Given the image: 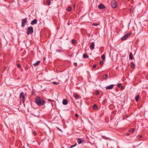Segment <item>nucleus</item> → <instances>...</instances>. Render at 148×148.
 <instances>
[{
  "mask_svg": "<svg viewBox=\"0 0 148 148\" xmlns=\"http://www.w3.org/2000/svg\"><path fill=\"white\" fill-rule=\"evenodd\" d=\"M35 101L36 104L39 106L43 105L45 103L44 101L38 97L36 98Z\"/></svg>",
  "mask_w": 148,
  "mask_h": 148,
  "instance_id": "1",
  "label": "nucleus"
},
{
  "mask_svg": "<svg viewBox=\"0 0 148 148\" xmlns=\"http://www.w3.org/2000/svg\"><path fill=\"white\" fill-rule=\"evenodd\" d=\"M33 28L32 27H29L27 30V35L33 33Z\"/></svg>",
  "mask_w": 148,
  "mask_h": 148,
  "instance_id": "2",
  "label": "nucleus"
},
{
  "mask_svg": "<svg viewBox=\"0 0 148 148\" xmlns=\"http://www.w3.org/2000/svg\"><path fill=\"white\" fill-rule=\"evenodd\" d=\"M27 18H25L22 19L21 22V27H24L25 25V23H27Z\"/></svg>",
  "mask_w": 148,
  "mask_h": 148,
  "instance_id": "3",
  "label": "nucleus"
},
{
  "mask_svg": "<svg viewBox=\"0 0 148 148\" xmlns=\"http://www.w3.org/2000/svg\"><path fill=\"white\" fill-rule=\"evenodd\" d=\"M130 34L131 33L127 34L122 38L121 40H125L127 38L130 36Z\"/></svg>",
  "mask_w": 148,
  "mask_h": 148,
  "instance_id": "4",
  "label": "nucleus"
},
{
  "mask_svg": "<svg viewBox=\"0 0 148 148\" xmlns=\"http://www.w3.org/2000/svg\"><path fill=\"white\" fill-rule=\"evenodd\" d=\"M117 3L115 1H112L111 2V6L112 8H115L117 7Z\"/></svg>",
  "mask_w": 148,
  "mask_h": 148,
  "instance_id": "5",
  "label": "nucleus"
},
{
  "mask_svg": "<svg viewBox=\"0 0 148 148\" xmlns=\"http://www.w3.org/2000/svg\"><path fill=\"white\" fill-rule=\"evenodd\" d=\"M19 97L20 98L22 99L23 101H25V97L24 96V93L23 92H21L20 94Z\"/></svg>",
  "mask_w": 148,
  "mask_h": 148,
  "instance_id": "6",
  "label": "nucleus"
},
{
  "mask_svg": "<svg viewBox=\"0 0 148 148\" xmlns=\"http://www.w3.org/2000/svg\"><path fill=\"white\" fill-rule=\"evenodd\" d=\"M114 86V85H111L109 86H107L106 87V88L107 90H110L113 88V86Z\"/></svg>",
  "mask_w": 148,
  "mask_h": 148,
  "instance_id": "7",
  "label": "nucleus"
},
{
  "mask_svg": "<svg viewBox=\"0 0 148 148\" xmlns=\"http://www.w3.org/2000/svg\"><path fill=\"white\" fill-rule=\"evenodd\" d=\"M98 8L99 9H103L105 8L106 7L103 5L100 4L99 5Z\"/></svg>",
  "mask_w": 148,
  "mask_h": 148,
  "instance_id": "8",
  "label": "nucleus"
},
{
  "mask_svg": "<svg viewBox=\"0 0 148 148\" xmlns=\"http://www.w3.org/2000/svg\"><path fill=\"white\" fill-rule=\"evenodd\" d=\"M95 44L94 42H91L90 44V48L91 50H92L94 48Z\"/></svg>",
  "mask_w": 148,
  "mask_h": 148,
  "instance_id": "9",
  "label": "nucleus"
},
{
  "mask_svg": "<svg viewBox=\"0 0 148 148\" xmlns=\"http://www.w3.org/2000/svg\"><path fill=\"white\" fill-rule=\"evenodd\" d=\"M37 19H35L32 21L31 22V24L32 25H34L37 23Z\"/></svg>",
  "mask_w": 148,
  "mask_h": 148,
  "instance_id": "10",
  "label": "nucleus"
},
{
  "mask_svg": "<svg viewBox=\"0 0 148 148\" xmlns=\"http://www.w3.org/2000/svg\"><path fill=\"white\" fill-rule=\"evenodd\" d=\"M68 102L67 100L65 99H63L62 101V103L63 105H66L68 104Z\"/></svg>",
  "mask_w": 148,
  "mask_h": 148,
  "instance_id": "11",
  "label": "nucleus"
},
{
  "mask_svg": "<svg viewBox=\"0 0 148 148\" xmlns=\"http://www.w3.org/2000/svg\"><path fill=\"white\" fill-rule=\"evenodd\" d=\"M129 58L130 60H132L133 59L132 56V53H130L129 54Z\"/></svg>",
  "mask_w": 148,
  "mask_h": 148,
  "instance_id": "12",
  "label": "nucleus"
},
{
  "mask_svg": "<svg viewBox=\"0 0 148 148\" xmlns=\"http://www.w3.org/2000/svg\"><path fill=\"white\" fill-rule=\"evenodd\" d=\"M82 141V138H78L77 139V142L79 144H81Z\"/></svg>",
  "mask_w": 148,
  "mask_h": 148,
  "instance_id": "13",
  "label": "nucleus"
},
{
  "mask_svg": "<svg viewBox=\"0 0 148 148\" xmlns=\"http://www.w3.org/2000/svg\"><path fill=\"white\" fill-rule=\"evenodd\" d=\"M74 97L76 100L79 99V95L77 94L74 95Z\"/></svg>",
  "mask_w": 148,
  "mask_h": 148,
  "instance_id": "14",
  "label": "nucleus"
},
{
  "mask_svg": "<svg viewBox=\"0 0 148 148\" xmlns=\"http://www.w3.org/2000/svg\"><path fill=\"white\" fill-rule=\"evenodd\" d=\"M88 57V56L86 53L84 54L83 56V57L84 58H87Z\"/></svg>",
  "mask_w": 148,
  "mask_h": 148,
  "instance_id": "15",
  "label": "nucleus"
},
{
  "mask_svg": "<svg viewBox=\"0 0 148 148\" xmlns=\"http://www.w3.org/2000/svg\"><path fill=\"white\" fill-rule=\"evenodd\" d=\"M40 62V61H37L36 63L34 64L33 65L35 66H37L39 64Z\"/></svg>",
  "mask_w": 148,
  "mask_h": 148,
  "instance_id": "16",
  "label": "nucleus"
},
{
  "mask_svg": "<svg viewBox=\"0 0 148 148\" xmlns=\"http://www.w3.org/2000/svg\"><path fill=\"white\" fill-rule=\"evenodd\" d=\"M98 107L97 105L95 104L93 106V109L94 110H96L97 108Z\"/></svg>",
  "mask_w": 148,
  "mask_h": 148,
  "instance_id": "17",
  "label": "nucleus"
},
{
  "mask_svg": "<svg viewBox=\"0 0 148 148\" xmlns=\"http://www.w3.org/2000/svg\"><path fill=\"white\" fill-rule=\"evenodd\" d=\"M139 95H137L135 97V99L136 101H137L139 99Z\"/></svg>",
  "mask_w": 148,
  "mask_h": 148,
  "instance_id": "18",
  "label": "nucleus"
},
{
  "mask_svg": "<svg viewBox=\"0 0 148 148\" xmlns=\"http://www.w3.org/2000/svg\"><path fill=\"white\" fill-rule=\"evenodd\" d=\"M131 66L132 68H134L135 67V65L134 63L133 62L131 63Z\"/></svg>",
  "mask_w": 148,
  "mask_h": 148,
  "instance_id": "19",
  "label": "nucleus"
},
{
  "mask_svg": "<svg viewBox=\"0 0 148 148\" xmlns=\"http://www.w3.org/2000/svg\"><path fill=\"white\" fill-rule=\"evenodd\" d=\"M101 58L103 60H104L105 59V56L104 54H103L101 56Z\"/></svg>",
  "mask_w": 148,
  "mask_h": 148,
  "instance_id": "20",
  "label": "nucleus"
},
{
  "mask_svg": "<svg viewBox=\"0 0 148 148\" xmlns=\"http://www.w3.org/2000/svg\"><path fill=\"white\" fill-rule=\"evenodd\" d=\"M107 77L108 75L107 74H105L103 76V78L104 79H105L107 78Z\"/></svg>",
  "mask_w": 148,
  "mask_h": 148,
  "instance_id": "21",
  "label": "nucleus"
},
{
  "mask_svg": "<svg viewBox=\"0 0 148 148\" xmlns=\"http://www.w3.org/2000/svg\"><path fill=\"white\" fill-rule=\"evenodd\" d=\"M47 3L48 5H49L51 4V1L49 0H47Z\"/></svg>",
  "mask_w": 148,
  "mask_h": 148,
  "instance_id": "22",
  "label": "nucleus"
},
{
  "mask_svg": "<svg viewBox=\"0 0 148 148\" xmlns=\"http://www.w3.org/2000/svg\"><path fill=\"white\" fill-rule=\"evenodd\" d=\"M76 42V40L75 39H73L72 40V42L73 44L75 43Z\"/></svg>",
  "mask_w": 148,
  "mask_h": 148,
  "instance_id": "23",
  "label": "nucleus"
},
{
  "mask_svg": "<svg viewBox=\"0 0 148 148\" xmlns=\"http://www.w3.org/2000/svg\"><path fill=\"white\" fill-rule=\"evenodd\" d=\"M92 25L93 26H97L99 25V24H97V23H92Z\"/></svg>",
  "mask_w": 148,
  "mask_h": 148,
  "instance_id": "24",
  "label": "nucleus"
},
{
  "mask_svg": "<svg viewBox=\"0 0 148 148\" xmlns=\"http://www.w3.org/2000/svg\"><path fill=\"white\" fill-rule=\"evenodd\" d=\"M53 83L54 84L57 85L59 83H57L56 82H53Z\"/></svg>",
  "mask_w": 148,
  "mask_h": 148,
  "instance_id": "25",
  "label": "nucleus"
},
{
  "mask_svg": "<svg viewBox=\"0 0 148 148\" xmlns=\"http://www.w3.org/2000/svg\"><path fill=\"white\" fill-rule=\"evenodd\" d=\"M134 129H130L129 131L130 132H134Z\"/></svg>",
  "mask_w": 148,
  "mask_h": 148,
  "instance_id": "26",
  "label": "nucleus"
},
{
  "mask_svg": "<svg viewBox=\"0 0 148 148\" xmlns=\"http://www.w3.org/2000/svg\"><path fill=\"white\" fill-rule=\"evenodd\" d=\"M76 145V144H75L74 145H72L71 146V147H69V148H72L73 147H74Z\"/></svg>",
  "mask_w": 148,
  "mask_h": 148,
  "instance_id": "27",
  "label": "nucleus"
},
{
  "mask_svg": "<svg viewBox=\"0 0 148 148\" xmlns=\"http://www.w3.org/2000/svg\"><path fill=\"white\" fill-rule=\"evenodd\" d=\"M68 11H70L71 10V7H69L68 8Z\"/></svg>",
  "mask_w": 148,
  "mask_h": 148,
  "instance_id": "28",
  "label": "nucleus"
},
{
  "mask_svg": "<svg viewBox=\"0 0 148 148\" xmlns=\"http://www.w3.org/2000/svg\"><path fill=\"white\" fill-rule=\"evenodd\" d=\"M137 137L138 138H142V136L141 135H139L137 136Z\"/></svg>",
  "mask_w": 148,
  "mask_h": 148,
  "instance_id": "29",
  "label": "nucleus"
},
{
  "mask_svg": "<svg viewBox=\"0 0 148 148\" xmlns=\"http://www.w3.org/2000/svg\"><path fill=\"white\" fill-rule=\"evenodd\" d=\"M122 84L121 83H119V84L117 85V86L118 87H120L121 86Z\"/></svg>",
  "mask_w": 148,
  "mask_h": 148,
  "instance_id": "30",
  "label": "nucleus"
},
{
  "mask_svg": "<svg viewBox=\"0 0 148 148\" xmlns=\"http://www.w3.org/2000/svg\"><path fill=\"white\" fill-rule=\"evenodd\" d=\"M100 64L101 65H102L103 64V61H101L100 62Z\"/></svg>",
  "mask_w": 148,
  "mask_h": 148,
  "instance_id": "31",
  "label": "nucleus"
},
{
  "mask_svg": "<svg viewBox=\"0 0 148 148\" xmlns=\"http://www.w3.org/2000/svg\"><path fill=\"white\" fill-rule=\"evenodd\" d=\"M17 66L19 68H20L21 67V65H20L19 64H17Z\"/></svg>",
  "mask_w": 148,
  "mask_h": 148,
  "instance_id": "32",
  "label": "nucleus"
},
{
  "mask_svg": "<svg viewBox=\"0 0 148 148\" xmlns=\"http://www.w3.org/2000/svg\"><path fill=\"white\" fill-rule=\"evenodd\" d=\"M48 100L49 101V102H52L53 101V100L50 99H48Z\"/></svg>",
  "mask_w": 148,
  "mask_h": 148,
  "instance_id": "33",
  "label": "nucleus"
},
{
  "mask_svg": "<svg viewBox=\"0 0 148 148\" xmlns=\"http://www.w3.org/2000/svg\"><path fill=\"white\" fill-rule=\"evenodd\" d=\"M75 117H76L77 118H78V114H77V113L75 114Z\"/></svg>",
  "mask_w": 148,
  "mask_h": 148,
  "instance_id": "34",
  "label": "nucleus"
},
{
  "mask_svg": "<svg viewBox=\"0 0 148 148\" xmlns=\"http://www.w3.org/2000/svg\"><path fill=\"white\" fill-rule=\"evenodd\" d=\"M146 78L148 80V75H147L145 76Z\"/></svg>",
  "mask_w": 148,
  "mask_h": 148,
  "instance_id": "35",
  "label": "nucleus"
},
{
  "mask_svg": "<svg viewBox=\"0 0 148 148\" xmlns=\"http://www.w3.org/2000/svg\"><path fill=\"white\" fill-rule=\"evenodd\" d=\"M74 65L75 66H77V63L76 62L74 63Z\"/></svg>",
  "mask_w": 148,
  "mask_h": 148,
  "instance_id": "36",
  "label": "nucleus"
},
{
  "mask_svg": "<svg viewBox=\"0 0 148 148\" xmlns=\"http://www.w3.org/2000/svg\"><path fill=\"white\" fill-rule=\"evenodd\" d=\"M96 66H97L96 65L94 64L93 65V68H95L96 67Z\"/></svg>",
  "mask_w": 148,
  "mask_h": 148,
  "instance_id": "37",
  "label": "nucleus"
},
{
  "mask_svg": "<svg viewBox=\"0 0 148 148\" xmlns=\"http://www.w3.org/2000/svg\"><path fill=\"white\" fill-rule=\"evenodd\" d=\"M33 134L35 135H36V133L35 132H33Z\"/></svg>",
  "mask_w": 148,
  "mask_h": 148,
  "instance_id": "38",
  "label": "nucleus"
},
{
  "mask_svg": "<svg viewBox=\"0 0 148 148\" xmlns=\"http://www.w3.org/2000/svg\"><path fill=\"white\" fill-rule=\"evenodd\" d=\"M130 133H127L126 134V135L127 136H128V135H130Z\"/></svg>",
  "mask_w": 148,
  "mask_h": 148,
  "instance_id": "39",
  "label": "nucleus"
},
{
  "mask_svg": "<svg viewBox=\"0 0 148 148\" xmlns=\"http://www.w3.org/2000/svg\"><path fill=\"white\" fill-rule=\"evenodd\" d=\"M121 89H124L123 86H121Z\"/></svg>",
  "mask_w": 148,
  "mask_h": 148,
  "instance_id": "40",
  "label": "nucleus"
},
{
  "mask_svg": "<svg viewBox=\"0 0 148 148\" xmlns=\"http://www.w3.org/2000/svg\"><path fill=\"white\" fill-rule=\"evenodd\" d=\"M73 7L74 8L75 7V4H74L73 5Z\"/></svg>",
  "mask_w": 148,
  "mask_h": 148,
  "instance_id": "41",
  "label": "nucleus"
},
{
  "mask_svg": "<svg viewBox=\"0 0 148 148\" xmlns=\"http://www.w3.org/2000/svg\"><path fill=\"white\" fill-rule=\"evenodd\" d=\"M58 129L59 130H60V131H61V130L60 129H59V128H58Z\"/></svg>",
  "mask_w": 148,
  "mask_h": 148,
  "instance_id": "42",
  "label": "nucleus"
},
{
  "mask_svg": "<svg viewBox=\"0 0 148 148\" xmlns=\"http://www.w3.org/2000/svg\"><path fill=\"white\" fill-rule=\"evenodd\" d=\"M132 10V9H130V12H131Z\"/></svg>",
  "mask_w": 148,
  "mask_h": 148,
  "instance_id": "43",
  "label": "nucleus"
},
{
  "mask_svg": "<svg viewBox=\"0 0 148 148\" xmlns=\"http://www.w3.org/2000/svg\"><path fill=\"white\" fill-rule=\"evenodd\" d=\"M99 69V67L97 68V69Z\"/></svg>",
  "mask_w": 148,
  "mask_h": 148,
  "instance_id": "44",
  "label": "nucleus"
},
{
  "mask_svg": "<svg viewBox=\"0 0 148 148\" xmlns=\"http://www.w3.org/2000/svg\"><path fill=\"white\" fill-rule=\"evenodd\" d=\"M97 94V93H96V94Z\"/></svg>",
  "mask_w": 148,
  "mask_h": 148,
  "instance_id": "45",
  "label": "nucleus"
},
{
  "mask_svg": "<svg viewBox=\"0 0 148 148\" xmlns=\"http://www.w3.org/2000/svg\"><path fill=\"white\" fill-rule=\"evenodd\" d=\"M97 94V93H96V94Z\"/></svg>",
  "mask_w": 148,
  "mask_h": 148,
  "instance_id": "46",
  "label": "nucleus"
},
{
  "mask_svg": "<svg viewBox=\"0 0 148 148\" xmlns=\"http://www.w3.org/2000/svg\"><path fill=\"white\" fill-rule=\"evenodd\" d=\"M128 1H129V0H127Z\"/></svg>",
  "mask_w": 148,
  "mask_h": 148,
  "instance_id": "47",
  "label": "nucleus"
}]
</instances>
